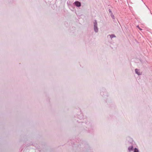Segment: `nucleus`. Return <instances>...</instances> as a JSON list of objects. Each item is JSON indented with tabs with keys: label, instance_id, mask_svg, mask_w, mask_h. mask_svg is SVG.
<instances>
[{
	"label": "nucleus",
	"instance_id": "f257e3e1",
	"mask_svg": "<svg viewBox=\"0 0 152 152\" xmlns=\"http://www.w3.org/2000/svg\"><path fill=\"white\" fill-rule=\"evenodd\" d=\"M94 31L96 32L97 33L98 31V28L97 27V23L96 20H94Z\"/></svg>",
	"mask_w": 152,
	"mask_h": 152
},
{
	"label": "nucleus",
	"instance_id": "f03ea898",
	"mask_svg": "<svg viewBox=\"0 0 152 152\" xmlns=\"http://www.w3.org/2000/svg\"><path fill=\"white\" fill-rule=\"evenodd\" d=\"M74 4L77 7H80L81 5L80 2L78 1H75Z\"/></svg>",
	"mask_w": 152,
	"mask_h": 152
},
{
	"label": "nucleus",
	"instance_id": "7ed1b4c3",
	"mask_svg": "<svg viewBox=\"0 0 152 152\" xmlns=\"http://www.w3.org/2000/svg\"><path fill=\"white\" fill-rule=\"evenodd\" d=\"M135 72L136 73L139 75H141V74L140 72H139L138 70L137 69H135Z\"/></svg>",
	"mask_w": 152,
	"mask_h": 152
},
{
	"label": "nucleus",
	"instance_id": "20e7f679",
	"mask_svg": "<svg viewBox=\"0 0 152 152\" xmlns=\"http://www.w3.org/2000/svg\"><path fill=\"white\" fill-rule=\"evenodd\" d=\"M133 146H131L130 147H129L128 148V150L129 151H131L133 149Z\"/></svg>",
	"mask_w": 152,
	"mask_h": 152
},
{
	"label": "nucleus",
	"instance_id": "39448f33",
	"mask_svg": "<svg viewBox=\"0 0 152 152\" xmlns=\"http://www.w3.org/2000/svg\"><path fill=\"white\" fill-rule=\"evenodd\" d=\"M110 37L111 38H113V37H115V36L114 34H111V35H110Z\"/></svg>",
	"mask_w": 152,
	"mask_h": 152
},
{
	"label": "nucleus",
	"instance_id": "423d86ee",
	"mask_svg": "<svg viewBox=\"0 0 152 152\" xmlns=\"http://www.w3.org/2000/svg\"><path fill=\"white\" fill-rule=\"evenodd\" d=\"M111 16L113 19H114V16L113 15L112 13H111Z\"/></svg>",
	"mask_w": 152,
	"mask_h": 152
},
{
	"label": "nucleus",
	"instance_id": "0eeeda50",
	"mask_svg": "<svg viewBox=\"0 0 152 152\" xmlns=\"http://www.w3.org/2000/svg\"><path fill=\"white\" fill-rule=\"evenodd\" d=\"M134 152H138V150L137 148H135Z\"/></svg>",
	"mask_w": 152,
	"mask_h": 152
},
{
	"label": "nucleus",
	"instance_id": "6e6552de",
	"mask_svg": "<svg viewBox=\"0 0 152 152\" xmlns=\"http://www.w3.org/2000/svg\"><path fill=\"white\" fill-rule=\"evenodd\" d=\"M109 12H110L111 13H112L111 11L110 10H109Z\"/></svg>",
	"mask_w": 152,
	"mask_h": 152
}]
</instances>
